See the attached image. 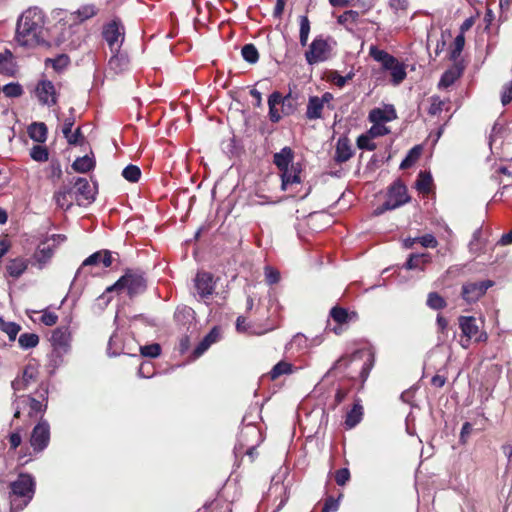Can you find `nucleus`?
<instances>
[{"label":"nucleus","mask_w":512,"mask_h":512,"mask_svg":"<svg viewBox=\"0 0 512 512\" xmlns=\"http://www.w3.org/2000/svg\"><path fill=\"white\" fill-rule=\"evenodd\" d=\"M3 93L8 98H18L24 93L21 84L18 82H10L2 88Z\"/></svg>","instance_id":"obj_51"},{"label":"nucleus","mask_w":512,"mask_h":512,"mask_svg":"<svg viewBox=\"0 0 512 512\" xmlns=\"http://www.w3.org/2000/svg\"><path fill=\"white\" fill-rule=\"evenodd\" d=\"M293 150L285 146L273 155V163L280 171L281 189L286 191L294 184L301 183L302 164L294 162Z\"/></svg>","instance_id":"obj_3"},{"label":"nucleus","mask_w":512,"mask_h":512,"mask_svg":"<svg viewBox=\"0 0 512 512\" xmlns=\"http://www.w3.org/2000/svg\"><path fill=\"white\" fill-rule=\"evenodd\" d=\"M49 178L53 181L59 180L62 176V169L59 160L52 159L49 165Z\"/></svg>","instance_id":"obj_60"},{"label":"nucleus","mask_w":512,"mask_h":512,"mask_svg":"<svg viewBox=\"0 0 512 512\" xmlns=\"http://www.w3.org/2000/svg\"><path fill=\"white\" fill-rule=\"evenodd\" d=\"M359 12L355 10H347L338 17V23L342 25H354L359 19Z\"/></svg>","instance_id":"obj_53"},{"label":"nucleus","mask_w":512,"mask_h":512,"mask_svg":"<svg viewBox=\"0 0 512 512\" xmlns=\"http://www.w3.org/2000/svg\"><path fill=\"white\" fill-rule=\"evenodd\" d=\"M363 416V407L359 402L354 403L350 411L347 412L345 418V425L347 428H354L360 423Z\"/></svg>","instance_id":"obj_35"},{"label":"nucleus","mask_w":512,"mask_h":512,"mask_svg":"<svg viewBox=\"0 0 512 512\" xmlns=\"http://www.w3.org/2000/svg\"><path fill=\"white\" fill-rule=\"evenodd\" d=\"M296 109H297L296 97H294L292 95V93L289 92L288 94H286L284 96L282 106H281L282 113L285 116H289V115H292L296 111Z\"/></svg>","instance_id":"obj_47"},{"label":"nucleus","mask_w":512,"mask_h":512,"mask_svg":"<svg viewBox=\"0 0 512 512\" xmlns=\"http://www.w3.org/2000/svg\"><path fill=\"white\" fill-rule=\"evenodd\" d=\"M364 358L365 360L361 366L359 376L361 381L365 382L369 377V374L375 363V353L372 349H358L349 356L340 357L337 361H335L327 374H331L334 371L345 372L350 364L356 361H361Z\"/></svg>","instance_id":"obj_5"},{"label":"nucleus","mask_w":512,"mask_h":512,"mask_svg":"<svg viewBox=\"0 0 512 512\" xmlns=\"http://www.w3.org/2000/svg\"><path fill=\"white\" fill-rule=\"evenodd\" d=\"M17 72V64L12 52L6 49L0 53V74L12 77Z\"/></svg>","instance_id":"obj_25"},{"label":"nucleus","mask_w":512,"mask_h":512,"mask_svg":"<svg viewBox=\"0 0 512 512\" xmlns=\"http://www.w3.org/2000/svg\"><path fill=\"white\" fill-rule=\"evenodd\" d=\"M124 26L119 19H113L105 24L102 30V36L107 42L111 52L120 50L124 41Z\"/></svg>","instance_id":"obj_10"},{"label":"nucleus","mask_w":512,"mask_h":512,"mask_svg":"<svg viewBox=\"0 0 512 512\" xmlns=\"http://www.w3.org/2000/svg\"><path fill=\"white\" fill-rule=\"evenodd\" d=\"M48 61L52 63L56 71H60L69 65L70 58L66 54H60L54 59H48Z\"/></svg>","instance_id":"obj_59"},{"label":"nucleus","mask_w":512,"mask_h":512,"mask_svg":"<svg viewBox=\"0 0 512 512\" xmlns=\"http://www.w3.org/2000/svg\"><path fill=\"white\" fill-rule=\"evenodd\" d=\"M75 121V109L71 107L69 109V116L64 120L62 133L66 138L68 144L73 146L81 144L84 141V136L81 132L80 127H78L74 132H71V127L74 126Z\"/></svg>","instance_id":"obj_17"},{"label":"nucleus","mask_w":512,"mask_h":512,"mask_svg":"<svg viewBox=\"0 0 512 512\" xmlns=\"http://www.w3.org/2000/svg\"><path fill=\"white\" fill-rule=\"evenodd\" d=\"M72 193V187L69 185H62L53 196V199L57 205V207L68 210L72 206V202L69 200V197Z\"/></svg>","instance_id":"obj_29"},{"label":"nucleus","mask_w":512,"mask_h":512,"mask_svg":"<svg viewBox=\"0 0 512 512\" xmlns=\"http://www.w3.org/2000/svg\"><path fill=\"white\" fill-rule=\"evenodd\" d=\"M409 201L407 187L401 180H396L389 186L386 200L374 210V215H382L386 211L397 209Z\"/></svg>","instance_id":"obj_8"},{"label":"nucleus","mask_w":512,"mask_h":512,"mask_svg":"<svg viewBox=\"0 0 512 512\" xmlns=\"http://www.w3.org/2000/svg\"><path fill=\"white\" fill-rule=\"evenodd\" d=\"M336 41L330 37L323 35L316 36L305 52V60L309 65L318 64L327 61L331 57V51Z\"/></svg>","instance_id":"obj_9"},{"label":"nucleus","mask_w":512,"mask_h":512,"mask_svg":"<svg viewBox=\"0 0 512 512\" xmlns=\"http://www.w3.org/2000/svg\"><path fill=\"white\" fill-rule=\"evenodd\" d=\"M368 133L373 137H381L390 133V129L386 127L384 124H374L368 130Z\"/></svg>","instance_id":"obj_62"},{"label":"nucleus","mask_w":512,"mask_h":512,"mask_svg":"<svg viewBox=\"0 0 512 512\" xmlns=\"http://www.w3.org/2000/svg\"><path fill=\"white\" fill-rule=\"evenodd\" d=\"M512 101V80L506 83L501 94V102L504 106Z\"/></svg>","instance_id":"obj_63"},{"label":"nucleus","mask_w":512,"mask_h":512,"mask_svg":"<svg viewBox=\"0 0 512 512\" xmlns=\"http://www.w3.org/2000/svg\"><path fill=\"white\" fill-rule=\"evenodd\" d=\"M113 55L108 61V69L114 74H120L126 71L129 67V57L120 50L112 52Z\"/></svg>","instance_id":"obj_24"},{"label":"nucleus","mask_w":512,"mask_h":512,"mask_svg":"<svg viewBox=\"0 0 512 512\" xmlns=\"http://www.w3.org/2000/svg\"><path fill=\"white\" fill-rule=\"evenodd\" d=\"M264 274L265 280L269 285L277 284L280 281V272L271 266L264 268Z\"/></svg>","instance_id":"obj_57"},{"label":"nucleus","mask_w":512,"mask_h":512,"mask_svg":"<svg viewBox=\"0 0 512 512\" xmlns=\"http://www.w3.org/2000/svg\"><path fill=\"white\" fill-rule=\"evenodd\" d=\"M464 45H465V37H464L463 33H460L454 39L453 48L450 51V59L451 60L455 61L460 56Z\"/></svg>","instance_id":"obj_54"},{"label":"nucleus","mask_w":512,"mask_h":512,"mask_svg":"<svg viewBox=\"0 0 512 512\" xmlns=\"http://www.w3.org/2000/svg\"><path fill=\"white\" fill-rule=\"evenodd\" d=\"M216 281L213 274L206 271L198 272L194 279V288L200 299L209 298L215 290Z\"/></svg>","instance_id":"obj_14"},{"label":"nucleus","mask_w":512,"mask_h":512,"mask_svg":"<svg viewBox=\"0 0 512 512\" xmlns=\"http://www.w3.org/2000/svg\"><path fill=\"white\" fill-rule=\"evenodd\" d=\"M38 343L39 336L36 333H22L18 338V344L24 350L34 348Z\"/></svg>","instance_id":"obj_43"},{"label":"nucleus","mask_w":512,"mask_h":512,"mask_svg":"<svg viewBox=\"0 0 512 512\" xmlns=\"http://www.w3.org/2000/svg\"><path fill=\"white\" fill-rule=\"evenodd\" d=\"M141 356L156 358L161 354V346L158 343L144 345L139 347Z\"/></svg>","instance_id":"obj_55"},{"label":"nucleus","mask_w":512,"mask_h":512,"mask_svg":"<svg viewBox=\"0 0 512 512\" xmlns=\"http://www.w3.org/2000/svg\"><path fill=\"white\" fill-rule=\"evenodd\" d=\"M241 55L250 64H255L259 60L258 50L253 44H245L241 49Z\"/></svg>","instance_id":"obj_46"},{"label":"nucleus","mask_w":512,"mask_h":512,"mask_svg":"<svg viewBox=\"0 0 512 512\" xmlns=\"http://www.w3.org/2000/svg\"><path fill=\"white\" fill-rule=\"evenodd\" d=\"M48 129L45 123L43 122H33L28 127V135L29 137L38 143H44L47 139Z\"/></svg>","instance_id":"obj_31"},{"label":"nucleus","mask_w":512,"mask_h":512,"mask_svg":"<svg viewBox=\"0 0 512 512\" xmlns=\"http://www.w3.org/2000/svg\"><path fill=\"white\" fill-rule=\"evenodd\" d=\"M122 341L118 334L114 333L110 336L107 345V354L110 357H116L123 354Z\"/></svg>","instance_id":"obj_41"},{"label":"nucleus","mask_w":512,"mask_h":512,"mask_svg":"<svg viewBox=\"0 0 512 512\" xmlns=\"http://www.w3.org/2000/svg\"><path fill=\"white\" fill-rule=\"evenodd\" d=\"M72 169L78 173H87L95 168V160L92 156L84 155L77 157L71 165Z\"/></svg>","instance_id":"obj_34"},{"label":"nucleus","mask_w":512,"mask_h":512,"mask_svg":"<svg viewBox=\"0 0 512 512\" xmlns=\"http://www.w3.org/2000/svg\"><path fill=\"white\" fill-rule=\"evenodd\" d=\"M482 233H483L482 227H479L474 231V233L472 235V239L470 240L469 245H468L470 252L479 253L486 246V240H482Z\"/></svg>","instance_id":"obj_39"},{"label":"nucleus","mask_w":512,"mask_h":512,"mask_svg":"<svg viewBox=\"0 0 512 512\" xmlns=\"http://www.w3.org/2000/svg\"><path fill=\"white\" fill-rule=\"evenodd\" d=\"M38 375V371L35 366L27 365L22 375L15 378L12 383V389L14 390V394L16 395L19 391H24L29 388V386L36 381Z\"/></svg>","instance_id":"obj_18"},{"label":"nucleus","mask_w":512,"mask_h":512,"mask_svg":"<svg viewBox=\"0 0 512 512\" xmlns=\"http://www.w3.org/2000/svg\"><path fill=\"white\" fill-rule=\"evenodd\" d=\"M10 512H21L32 501L36 491V481L32 474L20 473L9 484Z\"/></svg>","instance_id":"obj_1"},{"label":"nucleus","mask_w":512,"mask_h":512,"mask_svg":"<svg viewBox=\"0 0 512 512\" xmlns=\"http://www.w3.org/2000/svg\"><path fill=\"white\" fill-rule=\"evenodd\" d=\"M50 442V425L42 416L39 422L34 426L31 436L30 445L35 452H42L47 448Z\"/></svg>","instance_id":"obj_12"},{"label":"nucleus","mask_w":512,"mask_h":512,"mask_svg":"<svg viewBox=\"0 0 512 512\" xmlns=\"http://www.w3.org/2000/svg\"><path fill=\"white\" fill-rule=\"evenodd\" d=\"M71 335L67 327L56 328L51 335L50 342L53 349L70 351Z\"/></svg>","instance_id":"obj_21"},{"label":"nucleus","mask_w":512,"mask_h":512,"mask_svg":"<svg viewBox=\"0 0 512 512\" xmlns=\"http://www.w3.org/2000/svg\"><path fill=\"white\" fill-rule=\"evenodd\" d=\"M462 71L458 68H452L446 70L442 75L438 83V87L448 88L453 85L456 80L461 76Z\"/></svg>","instance_id":"obj_37"},{"label":"nucleus","mask_w":512,"mask_h":512,"mask_svg":"<svg viewBox=\"0 0 512 512\" xmlns=\"http://www.w3.org/2000/svg\"><path fill=\"white\" fill-rule=\"evenodd\" d=\"M293 371V365L286 361H280L270 371V378L272 380L277 379L281 375L291 374Z\"/></svg>","instance_id":"obj_45"},{"label":"nucleus","mask_w":512,"mask_h":512,"mask_svg":"<svg viewBox=\"0 0 512 512\" xmlns=\"http://www.w3.org/2000/svg\"><path fill=\"white\" fill-rule=\"evenodd\" d=\"M147 289V279L141 270L127 269L113 285L106 289V292L125 290L129 298L142 295Z\"/></svg>","instance_id":"obj_6"},{"label":"nucleus","mask_w":512,"mask_h":512,"mask_svg":"<svg viewBox=\"0 0 512 512\" xmlns=\"http://www.w3.org/2000/svg\"><path fill=\"white\" fill-rule=\"evenodd\" d=\"M445 299L437 292H430L427 297V306L433 310H441L446 307Z\"/></svg>","instance_id":"obj_48"},{"label":"nucleus","mask_w":512,"mask_h":512,"mask_svg":"<svg viewBox=\"0 0 512 512\" xmlns=\"http://www.w3.org/2000/svg\"><path fill=\"white\" fill-rule=\"evenodd\" d=\"M21 327L15 322L5 321L0 316V330L8 335L10 341H14L19 333Z\"/></svg>","instance_id":"obj_42"},{"label":"nucleus","mask_w":512,"mask_h":512,"mask_svg":"<svg viewBox=\"0 0 512 512\" xmlns=\"http://www.w3.org/2000/svg\"><path fill=\"white\" fill-rule=\"evenodd\" d=\"M323 108L324 106L321 104L318 96H310L306 109V118L308 120L321 119Z\"/></svg>","instance_id":"obj_32"},{"label":"nucleus","mask_w":512,"mask_h":512,"mask_svg":"<svg viewBox=\"0 0 512 512\" xmlns=\"http://www.w3.org/2000/svg\"><path fill=\"white\" fill-rule=\"evenodd\" d=\"M494 285L492 280H483L479 282H469L462 286V297L468 303H474L479 300L489 288Z\"/></svg>","instance_id":"obj_13"},{"label":"nucleus","mask_w":512,"mask_h":512,"mask_svg":"<svg viewBox=\"0 0 512 512\" xmlns=\"http://www.w3.org/2000/svg\"><path fill=\"white\" fill-rule=\"evenodd\" d=\"M44 24V14L39 8L27 9L17 21L16 40L23 46L29 44V38L39 42V36L42 33Z\"/></svg>","instance_id":"obj_2"},{"label":"nucleus","mask_w":512,"mask_h":512,"mask_svg":"<svg viewBox=\"0 0 512 512\" xmlns=\"http://www.w3.org/2000/svg\"><path fill=\"white\" fill-rule=\"evenodd\" d=\"M101 256H102V251H97V252L91 254L90 256H88L82 262L81 266L76 271L73 282L76 279L80 278L82 274L87 276L88 273L86 272L85 268L88 267V266L98 265L100 263Z\"/></svg>","instance_id":"obj_38"},{"label":"nucleus","mask_w":512,"mask_h":512,"mask_svg":"<svg viewBox=\"0 0 512 512\" xmlns=\"http://www.w3.org/2000/svg\"><path fill=\"white\" fill-rule=\"evenodd\" d=\"M38 400L30 395H21L15 396L13 405L15 408L14 417L18 418L21 413V409L28 408V416L36 417L38 414H43L47 409V400H48V384L42 382L36 391Z\"/></svg>","instance_id":"obj_7"},{"label":"nucleus","mask_w":512,"mask_h":512,"mask_svg":"<svg viewBox=\"0 0 512 512\" xmlns=\"http://www.w3.org/2000/svg\"><path fill=\"white\" fill-rule=\"evenodd\" d=\"M262 441L261 431L256 425L242 426L234 446L235 456L238 457V454H242V449L246 445L259 446Z\"/></svg>","instance_id":"obj_11"},{"label":"nucleus","mask_w":512,"mask_h":512,"mask_svg":"<svg viewBox=\"0 0 512 512\" xmlns=\"http://www.w3.org/2000/svg\"><path fill=\"white\" fill-rule=\"evenodd\" d=\"M354 154L350 140L342 135L338 138L335 146L334 161L338 164L347 162Z\"/></svg>","instance_id":"obj_22"},{"label":"nucleus","mask_w":512,"mask_h":512,"mask_svg":"<svg viewBox=\"0 0 512 512\" xmlns=\"http://www.w3.org/2000/svg\"><path fill=\"white\" fill-rule=\"evenodd\" d=\"M431 262V256L428 253H412L407 258L406 262L403 265V268L406 270H418L424 271L426 265Z\"/></svg>","instance_id":"obj_23"},{"label":"nucleus","mask_w":512,"mask_h":512,"mask_svg":"<svg viewBox=\"0 0 512 512\" xmlns=\"http://www.w3.org/2000/svg\"><path fill=\"white\" fill-rule=\"evenodd\" d=\"M38 101L43 106H53L57 103L56 90L50 80H41L35 88Z\"/></svg>","instance_id":"obj_16"},{"label":"nucleus","mask_w":512,"mask_h":512,"mask_svg":"<svg viewBox=\"0 0 512 512\" xmlns=\"http://www.w3.org/2000/svg\"><path fill=\"white\" fill-rule=\"evenodd\" d=\"M122 176L131 183H136L141 177V170L137 165L129 164L123 171Z\"/></svg>","instance_id":"obj_49"},{"label":"nucleus","mask_w":512,"mask_h":512,"mask_svg":"<svg viewBox=\"0 0 512 512\" xmlns=\"http://www.w3.org/2000/svg\"><path fill=\"white\" fill-rule=\"evenodd\" d=\"M195 319V312L194 310L186 305H179L177 306L175 312H174V320L179 325H187L190 324Z\"/></svg>","instance_id":"obj_30"},{"label":"nucleus","mask_w":512,"mask_h":512,"mask_svg":"<svg viewBox=\"0 0 512 512\" xmlns=\"http://www.w3.org/2000/svg\"><path fill=\"white\" fill-rule=\"evenodd\" d=\"M459 326L462 334L467 337L468 340L472 338L480 340V337H477L479 328L473 316H461L459 318Z\"/></svg>","instance_id":"obj_26"},{"label":"nucleus","mask_w":512,"mask_h":512,"mask_svg":"<svg viewBox=\"0 0 512 512\" xmlns=\"http://www.w3.org/2000/svg\"><path fill=\"white\" fill-rule=\"evenodd\" d=\"M74 188L75 193L81 196L83 199L87 201H94V195L91 192L90 184L86 178L76 177L74 178Z\"/></svg>","instance_id":"obj_33"},{"label":"nucleus","mask_w":512,"mask_h":512,"mask_svg":"<svg viewBox=\"0 0 512 512\" xmlns=\"http://www.w3.org/2000/svg\"><path fill=\"white\" fill-rule=\"evenodd\" d=\"M55 249L50 244L41 243L32 256V265L42 270L52 259Z\"/></svg>","instance_id":"obj_20"},{"label":"nucleus","mask_w":512,"mask_h":512,"mask_svg":"<svg viewBox=\"0 0 512 512\" xmlns=\"http://www.w3.org/2000/svg\"><path fill=\"white\" fill-rule=\"evenodd\" d=\"M421 152H422V147L420 145H416V146L412 147L408 151L405 158L402 160V162L400 164V168L408 169V168L412 167L416 163V161L419 159Z\"/></svg>","instance_id":"obj_40"},{"label":"nucleus","mask_w":512,"mask_h":512,"mask_svg":"<svg viewBox=\"0 0 512 512\" xmlns=\"http://www.w3.org/2000/svg\"><path fill=\"white\" fill-rule=\"evenodd\" d=\"M262 405L255 403L250 405L242 418V426L256 425L258 419H261Z\"/></svg>","instance_id":"obj_36"},{"label":"nucleus","mask_w":512,"mask_h":512,"mask_svg":"<svg viewBox=\"0 0 512 512\" xmlns=\"http://www.w3.org/2000/svg\"><path fill=\"white\" fill-rule=\"evenodd\" d=\"M68 353V351H62L52 348V351L48 355V361L46 365L49 375H54L57 369L64 364V357Z\"/></svg>","instance_id":"obj_28"},{"label":"nucleus","mask_w":512,"mask_h":512,"mask_svg":"<svg viewBox=\"0 0 512 512\" xmlns=\"http://www.w3.org/2000/svg\"><path fill=\"white\" fill-rule=\"evenodd\" d=\"M370 57L381 65L382 70L390 73V82L393 86L400 85L406 78V66L395 56L385 50L379 49L376 45L369 48Z\"/></svg>","instance_id":"obj_4"},{"label":"nucleus","mask_w":512,"mask_h":512,"mask_svg":"<svg viewBox=\"0 0 512 512\" xmlns=\"http://www.w3.org/2000/svg\"><path fill=\"white\" fill-rule=\"evenodd\" d=\"M444 105H445V102L443 100H441L440 97H438V96L431 97V104L428 108V114L431 116L439 115L442 112Z\"/></svg>","instance_id":"obj_56"},{"label":"nucleus","mask_w":512,"mask_h":512,"mask_svg":"<svg viewBox=\"0 0 512 512\" xmlns=\"http://www.w3.org/2000/svg\"><path fill=\"white\" fill-rule=\"evenodd\" d=\"M432 184V176L430 172L420 171L415 183V187L419 192L428 193Z\"/></svg>","instance_id":"obj_44"},{"label":"nucleus","mask_w":512,"mask_h":512,"mask_svg":"<svg viewBox=\"0 0 512 512\" xmlns=\"http://www.w3.org/2000/svg\"><path fill=\"white\" fill-rule=\"evenodd\" d=\"M80 22H83L96 14V8L94 5H85L79 8L76 12Z\"/></svg>","instance_id":"obj_58"},{"label":"nucleus","mask_w":512,"mask_h":512,"mask_svg":"<svg viewBox=\"0 0 512 512\" xmlns=\"http://www.w3.org/2000/svg\"><path fill=\"white\" fill-rule=\"evenodd\" d=\"M372 139L373 137L368 132L359 135L356 141L357 147L361 150L374 151L377 145Z\"/></svg>","instance_id":"obj_50"},{"label":"nucleus","mask_w":512,"mask_h":512,"mask_svg":"<svg viewBox=\"0 0 512 512\" xmlns=\"http://www.w3.org/2000/svg\"><path fill=\"white\" fill-rule=\"evenodd\" d=\"M30 156L37 162H45L48 160L49 152L45 146L35 145L30 150Z\"/></svg>","instance_id":"obj_52"},{"label":"nucleus","mask_w":512,"mask_h":512,"mask_svg":"<svg viewBox=\"0 0 512 512\" xmlns=\"http://www.w3.org/2000/svg\"><path fill=\"white\" fill-rule=\"evenodd\" d=\"M397 118L393 105L387 104L383 108H374L369 112L368 120L374 124H385Z\"/></svg>","instance_id":"obj_19"},{"label":"nucleus","mask_w":512,"mask_h":512,"mask_svg":"<svg viewBox=\"0 0 512 512\" xmlns=\"http://www.w3.org/2000/svg\"><path fill=\"white\" fill-rule=\"evenodd\" d=\"M338 509H339V499H336L333 496H330L325 500L322 512H337Z\"/></svg>","instance_id":"obj_64"},{"label":"nucleus","mask_w":512,"mask_h":512,"mask_svg":"<svg viewBox=\"0 0 512 512\" xmlns=\"http://www.w3.org/2000/svg\"><path fill=\"white\" fill-rule=\"evenodd\" d=\"M27 267L28 260L22 257H17L9 260L6 265V273L8 276L17 279L26 271Z\"/></svg>","instance_id":"obj_27"},{"label":"nucleus","mask_w":512,"mask_h":512,"mask_svg":"<svg viewBox=\"0 0 512 512\" xmlns=\"http://www.w3.org/2000/svg\"><path fill=\"white\" fill-rule=\"evenodd\" d=\"M419 242L425 248H435L438 245V241L433 234L427 233L422 236L416 237Z\"/></svg>","instance_id":"obj_61"},{"label":"nucleus","mask_w":512,"mask_h":512,"mask_svg":"<svg viewBox=\"0 0 512 512\" xmlns=\"http://www.w3.org/2000/svg\"><path fill=\"white\" fill-rule=\"evenodd\" d=\"M329 316L337 324L336 326L331 328V331H333L336 335H340L343 332L342 326L344 324H347L357 319L356 312H349L346 308L338 305L331 308Z\"/></svg>","instance_id":"obj_15"}]
</instances>
